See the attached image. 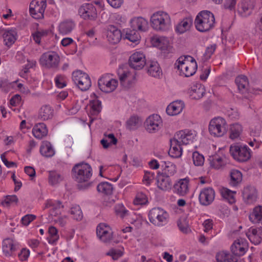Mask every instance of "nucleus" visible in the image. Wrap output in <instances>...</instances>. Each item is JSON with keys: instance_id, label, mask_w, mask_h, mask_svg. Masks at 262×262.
<instances>
[{"instance_id": "nucleus-1", "label": "nucleus", "mask_w": 262, "mask_h": 262, "mask_svg": "<svg viewBox=\"0 0 262 262\" xmlns=\"http://www.w3.org/2000/svg\"><path fill=\"white\" fill-rule=\"evenodd\" d=\"M213 14L208 10H203L196 15L194 25L196 30L201 32H206L213 28L215 25Z\"/></svg>"}, {"instance_id": "nucleus-2", "label": "nucleus", "mask_w": 262, "mask_h": 262, "mask_svg": "<svg viewBox=\"0 0 262 262\" xmlns=\"http://www.w3.org/2000/svg\"><path fill=\"white\" fill-rule=\"evenodd\" d=\"M175 66L180 70L181 74L187 77L193 75L198 69L195 59L189 55L180 57L177 60Z\"/></svg>"}, {"instance_id": "nucleus-3", "label": "nucleus", "mask_w": 262, "mask_h": 262, "mask_svg": "<svg viewBox=\"0 0 262 262\" xmlns=\"http://www.w3.org/2000/svg\"><path fill=\"white\" fill-rule=\"evenodd\" d=\"M91 166L85 163L75 164L72 169L73 178L78 183L88 181L92 175Z\"/></svg>"}, {"instance_id": "nucleus-4", "label": "nucleus", "mask_w": 262, "mask_h": 262, "mask_svg": "<svg viewBox=\"0 0 262 262\" xmlns=\"http://www.w3.org/2000/svg\"><path fill=\"white\" fill-rule=\"evenodd\" d=\"M151 25L157 31L167 30L171 24L169 15L163 11L155 13L150 18Z\"/></svg>"}, {"instance_id": "nucleus-5", "label": "nucleus", "mask_w": 262, "mask_h": 262, "mask_svg": "<svg viewBox=\"0 0 262 262\" xmlns=\"http://www.w3.org/2000/svg\"><path fill=\"white\" fill-rule=\"evenodd\" d=\"M230 153L235 160L240 162H246L251 157L250 149L246 145L238 144L230 146Z\"/></svg>"}, {"instance_id": "nucleus-6", "label": "nucleus", "mask_w": 262, "mask_h": 262, "mask_svg": "<svg viewBox=\"0 0 262 262\" xmlns=\"http://www.w3.org/2000/svg\"><path fill=\"white\" fill-rule=\"evenodd\" d=\"M209 131L211 135L215 137H222L227 131V124L226 120L222 117L214 118L209 123Z\"/></svg>"}, {"instance_id": "nucleus-7", "label": "nucleus", "mask_w": 262, "mask_h": 262, "mask_svg": "<svg viewBox=\"0 0 262 262\" xmlns=\"http://www.w3.org/2000/svg\"><path fill=\"white\" fill-rule=\"evenodd\" d=\"M72 79L74 83L82 91L89 90L91 86V81L89 75L80 70L73 73Z\"/></svg>"}, {"instance_id": "nucleus-8", "label": "nucleus", "mask_w": 262, "mask_h": 262, "mask_svg": "<svg viewBox=\"0 0 262 262\" xmlns=\"http://www.w3.org/2000/svg\"><path fill=\"white\" fill-rule=\"evenodd\" d=\"M40 64L46 68H54L57 67L59 62V56L55 52H47L41 56Z\"/></svg>"}, {"instance_id": "nucleus-9", "label": "nucleus", "mask_w": 262, "mask_h": 262, "mask_svg": "<svg viewBox=\"0 0 262 262\" xmlns=\"http://www.w3.org/2000/svg\"><path fill=\"white\" fill-rule=\"evenodd\" d=\"M46 6L47 4L45 0L32 1L30 4V15L36 19L42 18Z\"/></svg>"}, {"instance_id": "nucleus-10", "label": "nucleus", "mask_w": 262, "mask_h": 262, "mask_svg": "<svg viewBox=\"0 0 262 262\" xmlns=\"http://www.w3.org/2000/svg\"><path fill=\"white\" fill-rule=\"evenodd\" d=\"M148 216L151 223L155 225H160L161 223L167 222L169 215L163 209L154 208L150 210Z\"/></svg>"}, {"instance_id": "nucleus-11", "label": "nucleus", "mask_w": 262, "mask_h": 262, "mask_svg": "<svg viewBox=\"0 0 262 262\" xmlns=\"http://www.w3.org/2000/svg\"><path fill=\"white\" fill-rule=\"evenodd\" d=\"M98 85L101 91L106 93H111L116 89L118 81L115 79L111 78L109 75H105L98 80Z\"/></svg>"}, {"instance_id": "nucleus-12", "label": "nucleus", "mask_w": 262, "mask_h": 262, "mask_svg": "<svg viewBox=\"0 0 262 262\" xmlns=\"http://www.w3.org/2000/svg\"><path fill=\"white\" fill-rule=\"evenodd\" d=\"M78 12L84 19L94 20L97 17L96 9L92 4H84L79 8Z\"/></svg>"}, {"instance_id": "nucleus-13", "label": "nucleus", "mask_w": 262, "mask_h": 262, "mask_svg": "<svg viewBox=\"0 0 262 262\" xmlns=\"http://www.w3.org/2000/svg\"><path fill=\"white\" fill-rule=\"evenodd\" d=\"M96 233L99 238L104 243H110L113 239V232L106 224H99L97 227Z\"/></svg>"}, {"instance_id": "nucleus-14", "label": "nucleus", "mask_w": 262, "mask_h": 262, "mask_svg": "<svg viewBox=\"0 0 262 262\" xmlns=\"http://www.w3.org/2000/svg\"><path fill=\"white\" fill-rule=\"evenodd\" d=\"M146 129L150 133H155L159 130L162 125L161 117L157 114L148 117L145 122Z\"/></svg>"}, {"instance_id": "nucleus-15", "label": "nucleus", "mask_w": 262, "mask_h": 262, "mask_svg": "<svg viewBox=\"0 0 262 262\" xmlns=\"http://www.w3.org/2000/svg\"><path fill=\"white\" fill-rule=\"evenodd\" d=\"M128 64L130 67L135 70L142 69L146 64L144 55L139 52L134 53L130 56Z\"/></svg>"}, {"instance_id": "nucleus-16", "label": "nucleus", "mask_w": 262, "mask_h": 262, "mask_svg": "<svg viewBox=\"0 0 262 262\" xmlns=\"http://www.w3.org/2000/svg\"><path fill=\"white\" fill-rule=\"evenodd\" d=\"M196 136L194 130H183L178 132L175 138L182 144L187 145L192 143Z\"/></svg>"}, {"instance_id": "nucleus-17", "label": "nucleus", "mask_w": 262, "mask_h": 262, "mask_svg": "<svg viewBox=\"0 0 262 262\" xmlns=\"http://www.w3.org/2000/svg\"><path fill=\"white\" fill-rule=\"evenodd\" d=\"M215 192L213 188L208 187L203 189L199 195V201L202 205L208 206L214 200Z\"/></svg>"}, {"instance_id": "nucleus-18", "label": "nucleus", "mask_w": 262, "mask_h": 262, "mask_svg": "<svg viewBox=\"0 0 262 262\" xmlns=\"http://www.w3.org/2000/svg\"><path fill=\"white\" fill-rule=\"evenodd\" d=\"M107 38L112 44L118 43L122 37L121 31L113 25H109L107 27Z\"/></svg>"}, {"instance_id": "nucleus-19", "label": "nucleus", "mask_w": 262, "mask_h": 262, "mask_svg": "<svg viewBox=\"0 0 262 262\" xmlns=\"http://www.w3.org/2000/svg\"><path fill=\"white\" fill-rule=\"evenodd\" d=\"M262 227L257 230L256 228H250L246 234L250 242L254 245H258L262 241Z\"/></svg>"}, {"instance_id": "nucleus-20", "label": "nucleus", "mask_w": 262, "mask_h": 262, "mask_svg": "<svg viewBox=\"0 0 262 262\" xmlns=\"http://www.w3.org/2000/svg\"><path fill=\"white\" fill-rule=\"evenodd\" d=\"M243 197L247 203H252L257 199V191L254 187L247 186L243 191Z\"/></svg>"}, {"instance_id": "nucleus-21", "label": "nucleus", "mask_w": 262, "mask_h": 262, "mask_svg": "<svg viewBox=\"0 0 262 262\" xmlns=\"http://www.w3.org/2000/svg\"><path fill=\"white\" fill-rule=\"evenodd\" d=\"M247 249L246 243L240 239L235 240L231 246L232 253L234 255L237 256L243 255L245 253Z\"/></svg>"}, {"instance_id": "nucleus-22", "label": "nucleus", "mask_w": 262, "mask_h": 262, "mask_svg": "<svg viewBox=\"0 0 262 262\" xmlns=\"http://www.w3.org/2000/svg\"><path fill=\"white\" fill-rule=\"evenodd\" d=\"M255 5L254 0H243L241 6L238 9V12L244 16L246 17L252 13Z\"/></svg>"}, {"instance_id": "nucleus-23", "label": "nucleus", "mask_w": 262, "mask_h": 262, "mask_svg": "<svg viewBox=\"0 0 262 262\" xmlns=\"http://www.w3.org/2000/svg\"><path fill=\"white\" fill-rule=\"evenodd\" d=\"M130 25L132 29L145 31L147 29L148 22L143 17H139L132 19L130 21Z\"/></svg>"}, {"instance_id": "nucleus-24", "label": "nucleus", "mask_w": 262, "mask_h": 262, "mask_svg": "<svg viewBox=\"0 0 262 262\" xmlns=\"http://www.w3.org/2000/svg\"><path fill=\"white\" fill-rule=\"evenodd\" d=\"M170 148L169 150V155L175 158H179L182 154V148L181 147V143L174 138L173 140H171Z\"/></svg>"}, {"instance_id": "nucleus-25", "label": "nucleus", "mask_w": 262, "mask_h": 262, "mask_svg": "<svg viewBox=\"0 0 262 262\" xmlns=\"http://www.w3.org/2000/svg\"><path fill=\"white\" fill-rule=\"evenodd\" d=\"M189 181L187 179H181L173 186L174 191L180 195L183 196L188 191Z\"/></svg>"}, {"instance_id": "nucleus-26", "label": "nucleus", "mask_w": 262, "mask_h": 262, "mask_svg": "<svg viewBox=\"0 0 262 262\" xmlns=\"http://www.w3.org/2000/svg\"><path fill=\"white\" fill-rule=\"evenodd\" d=\"M48 129L46 125L43 123H39L35 125L32 129V133L34 137L41 139L48 134Z\"/></svg>"}, {"instance_id": "nucleus-27", "label": "nucleus", "mask_w": 262, "mask_h": 262, "mask_svg": "<svg viewBox=\"0 0 262 262\" xmlns=\"http://www.w3.org/2000/svg\"><path fill=\"white\" fill-rule=\"evenodd\" d=\"M189 94L193 99L201 98L205 93V88L200 83H196L191 86Z\"/></svg>"}, {"instance_id": "nucleus-28", "label": "nucleus", "mask_w": 262, "mask_h": 262, "mask_svg": "<svg viewBox=\"0 0 262 262\" xmlns=\"http://www.w3.org/2000/svg\"><path fill=\"white\" fill-rule=\"evenodd\" d=\"M184 107L183 103L181 101H174L171 103L166 108V113L170 116L179 114Z\"/></svg>"}, {"instance_id": "nucleus-29", "label": "nucleus", "mask_w": 262, "mask_h": 262, "mask_svg": "<svg viewBox=\"0 0 262 262\" xmlns=\"http://www.w3.org/2000/svg\"><path fill=\"white\" fill-rule=\"evenodd\" d=\"M40 152L44 157H52L55 154V151L51 143L44 141L40 147Z\"/></svg>"}, {"instance_id": "nucleus-30", "label": "nucleus", "mask_w": 262, "mask_h": 262, "mask_svg": "<svg viewBox=\"0 0 262 262\" xmlns=\"http://www.w3.org/2000/svg\"><path fill=\"white\" fill-rule=\"evenodd\" d=\"M157 185L162 190H168L171 188L172 183L170 178L161 174L158 177Z\"/></svg>"}, {"instance_id": "nucleus-31", "label": "nucleus", "mask_w": 262, "mask_h": 262, "mask_svg": "<svg viewBox=\"0 0 262 262\" xmlns=\"http://www.w3.org/2000/svg\"><path fill=\"white\" fill-rule=\"evenodd\" d=\"M192 24V19L189 17L184 18L177 26L176 30L180 34H182L189 30Z\"/></svg>"}, {"instance_id": "nucleus-32", "label": "nucleus", "mask_w": 262, "mask_h": 262, "mask_svg": "<svg viewBox=\"0 0 262 262\" xmlns=\"http://www.w3.org/2000/svg\"><path fill=\"white\" fill-rule=\"evenodd\" d=\"M2 249L6 256H10L15 251L16 247L11 239L7 238L3 242Z\"/></svg>"}, {"instance_id": "nucleus-33", "label": "nucleus", "mask_w": 262, "mask_h": 262, "mask_svg": "<svg viewBox=\"0 0 262 262\" xmlns=\"http://www.w3.org/2000/svg\"><path fill=\"white\" fill-rule=\"evenodd\" d=\"M54 115V110L49 105L42 106L39 111V118L43 121L51 119Z\"/></svg>"}, {"instance_id": "nucleus-34", "label": "nucleus", "mask_w": 262, "mask_h": 262, "mask_svg": "<svg viewBox=\"0 0 262 262\" xmlns=\"http://www.w3.org/2000/svg\"><path fill=\"white\" fill-rule=\"evenodd\" d=\"M230 184L234 187L237 186L242 181L243 175L242 172L236 169H232L230 172Z\"/></svg>"}, {"instance_id": "nucleus-35", "label": "nucleus", "mask_w": 262, "mask_h": 262, "mask_svg": "<svg viewBox=\"0 0 262 262\" xmlns=\"http://www.w3.org/2000/svg\"><path fill=\"white\" fill-rule=\"evenodd\" d=\"M235 82L238 87V90L242 93H245L247 91L249 82L246 76L241 75L237 77Z\"/></svg>"}, {"instance_id": "nucleus-36", "label": "nucleus", "mask_w": 262, "mask_h": 262, "mask_svg": "<svg viewBox=\"0 0 262 262\" xmlns=\"http://www.w3.org/2000/svg\"><path fill=\"white\" fill-rule=\"evenodd\" d=\"M249 220L253 223H259L262 224V206L255 207L252 212L249 216Z\"/></svg>"}, {"instance_id": "nucleus-37", "label": "nucleus", "mask_w": 262, "mask_h": 262, "mask_svg": "<svg viewBox=\"0 0 262 262\" xmlns=\"http://www.w3.org/2000/svg\"><path fill=\"white\" fill-rule=\"evenodd\" d=\"M209 161L210 166L216 169H220L225 165L222 157L217 155L209 156Z\"/></svg>"}, {"instance_id": "nucleus-38", "label": "nucleus", "mask_w": 262, "mask_h": 262, "mask_svg": "<svg viewBox=\"0 0 262 262\" xmlns=\"http://www.w3.org/2000/svg\"><path fill=\"white\" fill-rule=\"evenodd\" d=\"M217 262H237L236 257L224 252H219L216 255Z\"/></svg>"}, {"instance_id": "nucleus-39", "label": "nucleus", "mask_w": 262, "mask_h": 262, "mask_svg": "<svg viewBox=\"0 0 262 262\" xmlns=\"http://www.w3.org/2000/svg\"><path fill=\"white\" fill-rule=\"evenodd\" d=\"M16 32L14 30L6 31L3 34L4 41L7 46L12 45L16 40Z\"/></svg>"}, {"instance_id": "nucleus-40", "label": "nucleus", "mask_w": 262, "mask_h": 262, "mask_svg": "<svg viewBox=\"0 0 262 262\" xmlns=\"http://www.w3.org/2000/svg\"><path fill=\"white\" fill-rule=\"evenodd\" d=\"M154 45L162 51L167 50L169 47V41L163 37H157L153 39Z\"/></svg>"}, {"instance_id": "nucleus-41", "label": "nucleus", "mask_w": 262, "mask_h": 262, "mask_svg": "<svg viewBox=\"0 0 262 262\" xmlns=\"http://www.w3.org/2000/svg\"><path fill=\"white\" fill-rule=\"evenodd\" d=\"M147 72L149 75L154 77H159L161 71L158 62L155 61L151 62L148 68Z\"/></svg>"}, {"instance_id": "nucleus-42", "label": "nucleus", "mask_w": 262, "mask_h": 262, "mask_svg": "<svg viewBox=\"0 0 262 262\" xmlns=\"http://www.w3.org/2000/svg\"><path fill=\"white\" fill-rule=\"evenodd\" d=\"M98 191L102 192L106 195H110L112 193L113 188L112 185L108 182H102L97 187Z\"/></svg>"}, {"instance_id": "nucleus-43", "label": "nucleus", "mask_w": 262, "mask_h": 262, "mask_svg": "<svg viewBox=\"0 0 262 262\" xmlns=\"http://www.w3.org/2000/svg\"><path fill=\"white\" fill-rule=\"evenodd\" d=\"M165 167L163 169V172L162 173V175L170 177L173 176L176 172V166L170 162L166 164L165 162Z\"/></svg>"}, {"instance_id": "nucleus-44", "label": "nucleus", "mask_w": 262, "mask_h": 262, "mask_svg": "<svg viewBox=\"0 0 262 262\" xmlns=\"http://www.w3.org/2000/svg\"><path fill=\"white\" fill-rule=\"evenodd\" d=\"M74 27L72 21H65L59 25V31L62 34H67L70 32Z\"/></svg>"}, {"instance_id": "nucleus-45", "label": "nucleus", "mask_w": 262, "mask_h": 262, "mask_svg": "<svg viewBox=\"0 0 262 262\" xmlns=\"http://www.w3.org/2000/svg\"><path fill=\"white\" fill-rule=\"evenodd\" d=\"M242 132V127L239 124H233L230 127V138L232 139L238 138Z\"/></svg>"}, {"instance_id": "nucleus-46", "label": "nucleus", "mask_w": 262, "mask_h": 262, "mask_svg": "<svg viewBox=\"0 0 262 262\" xmlns=\"http://www.w3.org/2000/svg\"><path fill=\"white\" fill-rule=\"evenodd\" d=\"M62 179L63 178L59 173L54 171H50L49 181L52 185L58 184L61 181Z\"/></svg>"}, {"instance_id": "nucleus-47", "label": "nucleus", "mask_w": 262, "mask_h": 262, "mask_svg": "<svg viewBox=\"0 0 262 262\" xmlns=\"http://www.w3.org/2000/svg\"><path fill=\"white\" fill-rule=\"evenodd\" d=\"M140 124L139 118L136 116H132L126 122L127 128L130 130L135 129Z\"/></svg>"}, {"instance_id": "nucleus-48", "label": "nucleus", "mask_w": 262, "mask_h": 262, "mask_svg": "<svg viewBox=\"0 0 262 262\" xmlns=\"http://www.w3.org/2000/svg\"><path fill=\"white\" fill-rule=\"evenodd\" d=\"M139 37V34L136 30L132 29L126 32L125 38L133 42L138 41Z\"/></svg>"}, {"instance_id": "nucleus-49", "label": "nucleus", "mask_w": 262, "mask_h": 262, "mask_svg": "<svg viewBox=\"0 0 262 262\" xmlns=\"http://www.w3.org/2000/svg\"><path fill=\"white\" fill-rule=\"evenodd\" d=\"M101 102L99 100H94L91 103V113L93 115H98L101 112Z\"/></svg>"}, {"instance_id": "nucleus-50", "label": "nucleus", "mask_w": 262, "mask_h": 262, "mask_svg": "<svg viewBox=\"0 0 262 262\" xmlns=\"http://www.w3.org/2000/svg\"><path fill=\"white\" fill-rule=\"evenodd\" d=\"M235 191H231L228 189H225L222 192V196L227 200L229 203L232 204L235 202L234 194Z\"/></svg>"}, {"instance_id": "nucleus-51", "label": "nucleus", "mask_w": 262, "mask_h": 262, "mask_svg": "<svg viewBox=\"0 0 262 262\" xmlns=\"http://www.w3.org/2000/svg\"><path fill=\"white\" fill-rule=\"evenodd\" d=\"M70 213L71 215H73V217L74 220L80 221L81 220L83 217L82 211L79 206L72 207Z\"/></svg>"}, {"instance_id": "nucleus-52", "label": "nucleus", "mask_w": 262, "mask_h": 262, "mask_svg": "<svg viewBox=\"0 0 262 262\" xmlns=\"http://www.w3.org/2000/svg\"><path fill=\"white\" fill-rule=\"evenodd\" d=\"M193 163L195 166H202L204 163V157L199 152L195 151L193 152L192 156Z\"/></svg>"}, {"instance_id": "nucleus-53", "label": "nucleus", "mask_w": 262, "mask_h": 262, "mask_svg": "<svg viewBox=\"0 0 262 262\" xmlns=\"http://www.w3.org/2000/svg\"><path fill=\"white\" fill-rule=\"evenodd\" d=\"M148 202L146 195L142 192L138 193L134 201L135 205H145Z\"/></svg>"}, {"instance_id": "nucleus-54", "label": "nucleus", "mask_w": 262, "mask_h": 262, "mask_svg": "<svg viewBox=\"0 0 262 262\" xmlns=\"http://www.w3.org/2000/svg\"><path fill=\"white\" fill-rule=\"evenodd\" d=\"M48 231L51 236V239L49 240V243L54 244L58 240L59 238V236L57 234L58 231L55 227L51 226L49 228Z\"/></svg>"}, {"instance_id": "nucleus-55", "label": "nucleus", "mask_w": 262, "mask_h": 262, "mask_svg": "<svg viewBox=\"0 0 262 262\" xmlns=\"http://www.w3.org/2000/svg\"><path fill=\"white\" fill-rule=\"evenodd\" d=\"M48 33V31L47 30L37 31L32 34V37L35 42L37 44H39L41 38L47 36Z\"/></svg>"}, {"instance_id": "nucleus-56", "label": "nucleus", "mask_w": 262, "mask_h": 262, "mask_svg": "<svg viewBox=\"0 0 262 262\" xmlns=\"http://www.w3.org/2000/svg\"><path fill=\"white\" fill-rule=\"evenodd\" d=\"M178 226L180 230L184 233H187L189 230V226L185 219H180L178 221Z\"/></svg>"}, {"instance_id": "nucleus-57", "label": "nucleus", "mask_w": 262, "mask_h": 262, "mask_svg": "<svg viewBox=\"0 0 262 262\" xmlns=\"http://www.w3.org/2000/svg\"><path fill=\"white\" fill-rule=\"evenodd\" d=\"M18 201V198L16 195H7L2 203L3 205L6 204L7 206H9L12 203L17 204Z\"/></svg>"}, {"instance_id": "nucleus-58", "label": "nucleus", "mask_w": 262, "mask_h": 262, "mask_svg": "<svg viewBox=\"0 0 262 262\" xmlns=\"http://www.w3.org/2000/svg\"><path fill=\"white\" fill-rule=\"evenodd\" d=\"M53 208L50 210V214L52 216H57L60 214V208H63V206L61 205L60 201L57 202V205L56 206L55 205H52Z\"/></svg>"}, {"instance_id": "nucleus-59", "label": "nucleus", "mask_w": 262, "mask_h": 262, "mask_svg": "<svg viewBox=\"0 0 262 262\" xmlns=\"http://www.w3.org/2000/svg\"><path fill=\"white\" fill-rule=\"evenodd\" d=\"M106 255L111 256L114 260H117L122 256L123 252L120 250L112 249L106 253Z\"/></svg>"}, {"instance_id": "nucleus-60", "label": "nucleus", "mask_w": 262, "mask_h": 262, "mask_svg": "<svg viewBox=\"0 0 262 262\" xmlns=\"http://www.w3.org/2000/svg\"><path fill=\"white\" fill-rule=\"evenodd\" d=\"M115 211L118 215H120L121 217L124 216L127 212L124 206L121 204L115 206Z\"/></svg>"}, {"instance_id": "nucleus-61", "label": "nucleus", "mask_w": 262, "mask_h": 262, "mask_svg": "<svg viewBox=\"0 0 262 262\" xmlns=\"http://www.w3.org/2000/svg\"><path fill=\"white\" fill-rule=\"evenodd\" d=\"M36 219V216L33 214H27L21 219V223L25 226H28L32 221Z\"/></svg>"}, {"instance_id": "nucleus-62", "label": "nucleus", "mask_w": 262, "mask_h": 262, "mask_svg": "<svg viewBox=\"0 0 262 262\" xmlns=\"http://www.w3.org/2000/svg\"><path fill=\"white\" fill-rule=\"evenodd\" d=\"M155 174L153 172L145 171L143 177V181L147 185L150 184L151 181L154 179Z\"/></svg>"}, {"instance_id": "nucleus-63", "label": "nucleus", "mask_w": 262, "mask_h": 262, "mask_svg": "<svg viewBox=\"0 0 262 262\" xmlns=\"http://www.w3.org/2000/svg\"><path fill=\"white\" fill-rule=\"evenodd\" d=\"M56 85L59 88H63L66 86L64 77L61 75L57 76L55 79Z\"/></svg>"}, {"instance_id": "nucleus-64", "label": "nucleus", "mask_w": 262, "mask_h": 262, "mask_svg": "<svg viewBox=\"0 0 262 262\" xmlns=\"http://www.w3.org/2000/svg\"><path fill=\"white\" fill-rule=\"evenodd\" d=\"M215 49L216 45L215 44L212 45L207 48L205 53H204V56L206 59H209L210 58L211 56L214 52Z\"/></svg>"}]
</instances>
